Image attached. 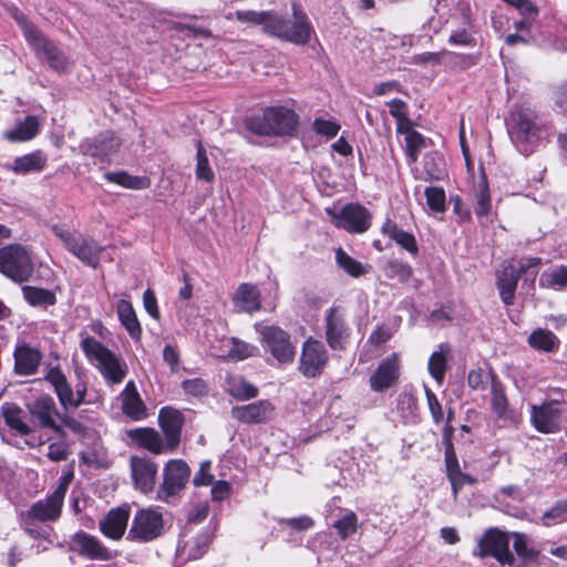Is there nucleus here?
Instances as JSON below:
<instances>
[{
	"label": "nucleus",
	"mask_w": 567,
	"mask_h": 567,
	"mask_svg": "<svg viewBox=\"0 0 567 567\" xmlns=\"http://www.w3.org/2000/svg\"><path fill=\"white\" fill-rule=\"evenodd\" d=\"M10 17L20 27L23 38L40 61L47 62L56 72L69 68V59L19 8L8 9Z\"/></svg>",
	"instance_id": "1"
},
{
	"label": "nucleus",
	"mask_w": 567,
	"mask_h": 567,
	"mask_svg": "<svg viewBox=\"0 0 567 567\" xmlns=\"http://www.w3.org/2000/svg\"><path fill=\"white\" fill-rule=\"evenodd\" d=\"M81 349L86 358L100 371L106 383L120 384L124 381L128 368L126 362L93 337L81 341Z\"/></svg>",
	"instance_id": "2"
},
{
	"label": "nucleus",
	"mask_w": 567,
	"mask_h": 567,
	"mask_svg": "<svg viewBox=\"0 0 567 567\" xmlns=\"http://www.w3.org/2000/svg\"><path fill=\"white\" fill-rule=\"evenodd\" d=\"M51 230L62 241L64 248L81 262L93 269L100 267L101 255L105 248L94 238L59 224L53 225Z\"/></svg>",
	"instance_id": "3"
},
{
	"label": "nucleus",
	"mask_w": 567,
	"mask_h": 567,
	"mask_svg": "<svg viewBox=\"0 0 567 567\" xmlns=\"http://www.w3.org/2000/svg\"><path fill=\"white\" fill-rule=\"evenodd\" d=\"M298 125L297 114L286 107L267 109L262 115L247 120V128L257 135H291Z\"/></svg>",
	"instance_id": "4"
},
{
	"label": "nucleus",
	"mask_w": 567,
	"mask_h": 567,
	"mask_svg": "<svg viewBox=\"0 0 567 567\" xmlns=\"http://www.w3.org/2000/svg\"><path fill=\"white\" fill-rule=\"evenodd\" d=\"M0 272L16 284L30 280L34 264L30 250L20 244H10L0 248Z\"/></svg>",
	"instance_id": "5"
},
{
	"label": "nucleus",
	"mask_w": 567,
	"mask_h": 567,
	"mask_svg": "<svg viewBox=\"0 0 567 567\" xmlns=\"http://www.w3.org/2000/svg\"><path fill=\"white\" fill-rule=\"evenodd\" d=\"M507 128L518 151L524 155H529L538 141L539 133L535 113L525 109L514 111L507 123Z\"/></svg>",
	"instance_id": "6"
},
{
	"label": "nucleus",
	"mask_w": 567,
	"mask_h": 567,
	"mask_svg": "<svg viewBox=\"0 0 567 567\" xmlns=\"http://www.w3.org/2000/svg\"><path fill=\"white\" fill-rule=\"evenodd\" d=\"M66 493V485L59 486L47 498L35 502L27 512L20 514L23 529L32 534L35 522H49L59 518Z\"/></svg>",
	"instance_id": "7"
},
{
	"label": "nucleus",
	"mask_w": 567,
	"mask_h": 567,
	"mask_svg": "<svg viewBox=\"0 0 567 567\" xmlns=\"http://www.w3.org/2000/svg\"><path fill=\"white\" fill-rule=\"evenodd\" d=\"M44 380L51 384L63 410L76 409L85 401L86 385L79 383L73 390L60 367H48Z\"/></svg>",
	"instance_id": "8"
},
{
	"label": "nucleus",
	"mask_w": 567,
	"mask_h": 567,
	"mask_svg": "<svg viewBox=\"0 0 567 567\" xmlns=\"http://www.w3.org/2000/svg\"><path fill=\"white\" fill-rule=\"evenodd\" d=\"M164 532V519L161 512L148 507L136 512L127 533V539L136 543L153 542Z\"/></svg>",
	"instance_id": "9"
},
{
	"label": "nucleus",
	"mask_w": 567,
	"mask_h": 567,
	"mask_svg": "<svg viewBox=\"0 0 567 567\" xmlns=\"http://www.w3.org/2000/svg\"><path fill=\"white\" fill-rule=\"evenodd\" d=\"M265 348L280 364H290L296 357V350L288 332L277 326H256Z\"/></svg>",
	"instance_id": "10"
},
{
	"label": "nucleus",
	"mask_w": 567,
	"mask_h": 567,
	"mask_svg": "<svg viewBox=\"0 0 567 567\" xmlns=\"http://www.w3.org/2000/svg\"><path fill=\"white\" fill-rule=\"evenodd\" d=\"M189 476L190 468L185 461L169 460L163 468V482L157 491L156 499L169 503L185 488Z\"/></svg>",
	"instance_id": "11"
},
{
	"label": "nucleus",
	"mask_w": 567,
	"mask_h": 567,
	"mask_svg": "<svg viewBox=\"0 0 567 567\" xmlns=\"http://www.w3.org/2000/svg\"><path fill=\"white\" fill-rule=\"evenodd\" d=\"M561 413V401L545 400L542 404L530 405V423L540 433H557L560 430Z\"/></svg>",
	"instance_id": "12"
},
{
	"label": "nucleus",
	"mask_w": 567,
	"mask_h": 567,
	"mask_svg": "<svg viewBox=\"0 0 567 567\" xmlns=\"http://www.w3.org/2000/svg\"><path fill=\"white\" fill-rule=\"evenodd\" d=\"M329 360L324 344L313 338H308L301 349L298 370L306 378L319 377Z\"/></svg>",
	"instance_id": "13"
},
{
	"label": "nucleus",
	"mask_w": 567,
	"mask_h": 567,
	"mask_svg": "<svg viewBox=\"0 0 567 567\" xmlns=\"http://www.w3.org/2000/svg\"><path fill=\"white\" fill-rule=\"evenodd\" d=\"M509 554V537L496 528H491L480 538L473 556L494 557L502 567H506Z\"/></svg>",
	"instance_id": "14"
},
{
	"label": "nucleus",
	"mask_w": 567,
	"mask_h": 567,
	"mask_svg": "<svg viewBox=\"0 0 567 567\" xmlns=\"http://www.w3.org/2000/svg\"><path fill=\"white\" fill-rule=\"evenodd\" d=\"M236 19L243 23L260 25L262 31L274 38L284 40L288 34L285 32L286 18L276 11L238 10Z\"/></svg>",
	"instance_id": "15"
},
{
	"label": "nucleus",
	"mask_w": 567,
	"mask_h": 567,
	"mask_svg": "<svg viewBox=\"0 0 567 567\" xmlns=\"http://www.w3.org/2000/svg\"><path fill=\"white\" fill-rule=\"evenodd\" d=\"M121 144V138L114 132L105 131L84 140L80 148L83 154L104 163L110 162V157L118 152Z\"/></svg>",
	"instance_id": "16"
},
{
	"label": "nucleus",
	"mask_w": 567,
	"mask_h": 567,
	"mask_svg": "<svg viewBox=\"0 0 567 567\" xmlns=\"http://www.w3.org/2000/svg\"><path fill=\"white\" fill-rule=\"evenodd\" d=\"M401 372V361L398 353L384 358L369 378V385L374 392H384L394 386Z\"/></svg>",
	"instance_id": "17"
},
{
	"label": "nucleus",
	"mask_w": 567,
	"mask_h": 567,
	"mask_svg": "<svg viewBox=\"0 0 567 567\" xmlns=\"http://www.w3.org/2000/svg\"><path fill=\"white\" fill-rule=\"evenodd\" d=\"M184 422V414L181 411L169 406L161 409L158 424L169 453H174L179 446Z\"/></svg>",
	"instance_id": "18"
},
{
	"label": "nucleus",
	"mask_w": 567,
	"mask_h": 567,
	"mask_svg": "<svg viewBox=\"0 0 567 567\" xmlns=\"http://www.w3.org/2000/svg\"><path fill=\"white\" fill-rule=\"evenodd\" d=\"M130 467L134 487L143 494L153 492L157 476V464L148 456L133 455L130 458Z\"/></svg>",
	"instance_id": "19"
},
{
	"label": "nucleus",
	"mask_w": 567,
	"mask_h": 567,
	"mask_svg": "<svg viewBox=\"0 0 567 567\" xmlns=\"http://www.w3.org/2000/svg\"><path fill=\"white\" fill-rule=\"evenodd\" d=\"M30 414L38 420L41 427L52 430L58 436L65 435L64 430L56 423L60 413L52 396L44 394L28 405Z\"/></svg>",
	"instance_id": "20"
},
{
	"label": "nucleus",
	"mask_w": 567,
	"mask_h": 567,
	"mask_svg": "<svg viewBox=\"0 0 567 567\" xmlns=\"http://www.w3.org/2000/svg\"><path fill=\"white\" fill-rule=\"evenodd\" d=\"M326 340L332 350H343L347 347L350 328L347 326L342 312L334 307L327 310L324 317Z\"/></svg>",
	"instance_id": "21"
},
{
	"label": "nucleus",
	"mask_w": 567,
	"mask_h": 567,
	"mask_svg": "<svg viewBox=\"0 0 567 567\" xmlns=\"http://www.w3.org/2000/svg\"><path fill=\"white\" fill-rule=\"evenodd\" d=\"M334 218L337 227L352 234L364 233L371 226V214L360 204L346 205Z\"/></svg>",
	"instance_id": "22"
},
{
	"label": "nucleus",
	"mask_w": 567,
	"mask_h": 567,
	"mask_svg": "<svg viewBox=\"0 0 567 567\" xmlns=\"http://www.w3.org/2000/svg\"><path fill=\"white\" fill-rule=\"evenodd\" d=\"M70 548L78 555L90 560H109L112 558L111 550L105 547L95 536L83 530L76 532L70 539Z\"/></svg>",
	"instance_id": "23"
},
{
	"label": "nucleus",
	"mask_w": 567,
	"mask_h": 567,
	"mask_svg": "<svg viewBox=\"0 0 567 567\" xmlns=\"http://www.w3.org/2000/svg\"><path fill=\"white\" fill-rule=\"evenodd\" d=\"M292 19H286V28L285 32L288 34L284 37V41L297 44L305 45L310 41L311 34L313 32L312 25L305 13V11L300 8L299 4L292 3L291 6Z\"/></svg>",
	"instance_id": "24"
},
{
	"label": "nucleus",
	"mask_w": 567,
	"mask_h": 567,
	"mask_svg": "<svg viewBox=\"0 0 567 567\" xmlns=\"http://www.w3.org/2000/svg\"><path fill=\"white\" fill-rule=\"evenodd\" d=\"M210 348L216 357L236 361L250 358L257 351V348L249 343L226 337L219 340V344H212Z\"/></svg>",
	"instance_id": "25"
},
{
	"label": "nucleus",
	"mask_w": 567,
	"mask_h": 567,
	"mask_svg": "<svg viewBox=\"0 0 567 567\" xmlns=\"http://www.w3.org/2000/svg\"><path fill=\"white\" fill-rule=\"evenodd\" d=\"M274 412V405L266 400H259L257 402L235 406L231 409V416L246 424L264 423L271 417Z\"/></svg>",
	"instance_id": "26"
},
{
	"label": "nucleus",
	"mask_w": 567,
	"mask_h": 567,
	"mask_svg": "<svg viewBox=\"0 0 567 567\" xmlns=\"http://www.w3.org/2000/svg\"><path fill=\"white\" fill-rule=\"evenodd\" d=\"M489 390L492 396V410L497 419L502 420L505 425H518L520 423V415L509 408L505 389L501 380H495Z\"/></svg>",
	"instance_id": "27"
},
{
	"label": "nucleus",
	"mask_w": 567,
	"mask_h": 567,
	"mask_svg": "<svg viewBox=\"0 0 567 567\" xmlns=\"http://www.w3.org/2000/svg\"><path fill=\"white\" fill-rule=\"evenodd\" d=\"M127 436L138 447L147 450L148 452L159 455L169 453L163 435L153 427H138L127 431Z\"/></svg>",
	"instance_id": "28"
},
{
	"label": "nucleus",
	"mask_w": 567,
	"mask_h": 567,
	"mask_svg": "<svg viewBox=\"0 0 567 567\" xmlns=\"http://www.w3.org/2000/svg\"><path fill=\"white\" fill-rule=\"evenodd\" d=\"M14 372L18 375H33L42 361V353L28 344L16 347L13 352Z\"/></svg>",
	"instance_id": "29"
},
{
	"label": "nucleus",
	"mask_w": 567,
	"mask_h": 567,
	"mask_svg": "<svg viewBox=\"0 0 567 567\" xmlns=\"http://www.w3.org/2000/svg\"><path fill=\"white\" fill-rule=\"evenodd\" d=\"M495 278L501 300L505 306H512L520 279L515 272V266L513 264L503 265L501 269L496 270Z\"/></svg>",
	"instance_id": "30"
},
{
	"label": "nucleus",
	"mask_w": 567,
	"mask_h": 567,
	"mask_svg": "<svg viewBox=\"0 0 567 567\" xmlns=\"http://www.w3.org/2000/svg\"><path fill=\"white\" fill-rule=\"evenodd\" d=\"M513 547L516 556L509 550L506 567H529L537 563L539 553L528 546L526 535L515 533Z\"/></svg>",
	"instance_id": "31"
},
{
	"label": "nucleus",
	"mask_w": 567,
	"mask_h": 567,
	"mask_svg": "<svg viewBox=\"0 0 567 567\" xmlns=\"http://www.w3.org/2000/svg\"><path fill=\"white\" fill-rule=\"evenodd\" d=\"M122 411L134 421H141L146 417V406L142 401L134 381H128L121 393Z\"/></svg>",
	"instance_id": "32"
},
{
	"label": "nucleus",
	"mask_w": 567,
	"mask_h": 567,
	"mask_svg": "<svg viewBox=\"0 0 567 567\" xmlns=\"http://www.w3.org/2000/svg\"><path fill=\"white\" fill-rule=\"evenodd\" d=\"M128 518L130 512L127 508L117 507L111 509L100 522V529L106 537L120 539L126 530Z\"/></svg>",
	"instance_id": "33"
},
{
	"label": "nucleus",
	"mask_w": 567,
	"mask_h": 567,
	"mask_svg": "<svg viewBox=\"0 0 567 567\" xmlns=\"http://www.w3.org/2000/svg\"><path fill=\"white\" fill-rule=\"evenodd\" d=\"M40 130V122L35 115H28L18 120L16 126L4 131L2 137L11 143H20L33 140Z\"/></svg>",
	"instance_id": "34"
},
{
	"label": "nucleus",
	"mask_w": 567,
	"mask_h": 567,
	"mask_svg": "<svg viewBox=\"0 0 567 567\" xmlns=\"http://www.w3.org/2000/svg\"><path fill=\"white\" fill-rule=\"evenodd\" d=\"M4 423L16 433L24 436L32 433V427L27 422L25 412L16 403L4 402L1 405Z\"/></svg>",
	"instance_id": "35"
},
{
	"label": "nucleus",
	"mask_w": 567,
	"mask_h": 567,
	"mask_svg": "<svg viewBox=\"0 0 567 567\" xmlns=\"http://www.w3.org/2000/svg\"><path fill=\"white\" fill-rule=\"evenodd\" d=\"M116 312L118 320L126 329L130 337L135 341H140L142 337V327L132 303L125 299H120L116 302Z\"/></svg>",
	"instance_id": "36"
},
{
	"label": "nucleus",
	"mask_w": 567,
	"mask_h": 567,
	"mask_svg": "<svg viewBox=\"0 0 567 567\" xmlns=\"http://www.w3.org/2000/svg\"><path fill=\"white\" fill-rule=\"evenodd\" d=\"M382 234L391 238L411 255L416 256L419 247L413 234L400 228L398 224L391 219H386L382 225Z\"/></svg>",
	"instance_id": "37"
},
{
	"label": "nucleus",
	"mask_w": 567,
	"mask_h": 567,
	"mask_svg": "<svg viewBox=\"0 0 567 567\" xmlns=\"http://www.w3.org/2000/svg\"><path fill=\"white\" fill-rule=\"evenodd\" d=\"M47 162V155L42 151L38 150L32 153L16 157L11 169L16 174L20 175L39 173L44 169Z\"/></svg>",
	"instance_id": "38"
},
{
	"label": "nucleus",
	"mask_w": 567,
	"mask_h": 567,
	"mask_svg": "<svg viewBox=\"0 0 567 567\" xmlns=\"http://www.w3.org/2000/svg\"><path fill=\"white\" fill-rule=\"evenodd\" d=\"M225 383L226 391L237 400H249L258 394V389L249 383L243 375L229 374Z\"/></svg>",
	"instance_id": "39"
},
{
	"label": "nucleus",
	"mask_w": 567,
	"mask_h": 567,
	"mask_svg": "<svg viewBox=\"0 0 567 567\" xmlns=\"http://www.w3.org/2000/svg\"><path fill=\"white\" fill-rule=\"evenodd\" d=\"M236 305L246 312H254L260 308V293L256 286L243 284L235 295Z\"/></svg>",
	"instance_id": "40"
},
{
	"label": "nucleus",
	"mask_w": 567,
	"mask_h": 567,
	"mask_svg": "<svg viewBox=\"0 0 567 567\" xmlns=\"http://www.w3.org/2000/svg\"><path fill=\"white\" fill-rule=\"evenodd\" d=\"M104 178L128 189H146L151 186V179L146 176H133L125 171L106 172Z\"/></svg>",
	"instance_id": "41"
},
{
	"label": "nucleus",
	"mask_w": 567,
	"mask_h": 567,
	"mask_svg": "<svg viewBox=\"0 0 567 567\" xmlns=\"http://www.w3.org/2000/svg\"><path fill=\"white\" fill-rule=\"evenodd\" d=\"M528 344L538 351L555 352L560 341L550 330L538 328L529 334Z\"/></svg>",
	"instance_id": "42"
},
{
	"label": "nucleus",
	"mask_w": 567,
	"mask_h": 567,
	"mask_svg": "<svg viewBox=\"0 0 567 567\" xmlns=\"http://www.w3.org/2000/svg\"><path fill=\"white\" fill-rule=\"evenodd\" d=\"M22 295L24 300L32 307H49L56 303L55 293L49 289L23 286Z\"/></svg>",
	"instance_id": "43"
},
{
	"label": "nucleus",
	"mask_w": 567,
	"mask_h": 567,
	"mask_svg": "<svg viewBox=\"0 0 567 567\" xmlns=\"http://www.w3.org/2000/svg\"><path fill=\"white\" fill-rule=\"evenodd\" d=\"M449 346L441 343L439 350L434 351L427 363L429 373L439 383H442L445 377Z\"/></svg>",
	"instance_id": "44"
},
{
	"label": "nucleus",
	"mask_w": 567,
	"mask_h": 567,
	"mask_svg": "<svg viewBox=\"0 0 567 567\" xmlns=\"http://www.w3.org/2000/svg\"><path fill=\"white\" fill-rule=\"evenodd\" d=\"M209 544L210 536L207 533H202L192 540L186 542L183 546H179L178 550L187 559H198L207 551Z\"/></svg>",
	"instance_id": "45"
},
{
	"label": "nucleus",
	"mask_w": 567,
	"mask_h": 567,
	"mask_svg": "<svg viewBox=\"0 0 567 567\" xmlns=\"http://www.w3.org/2000/svg\"><path fill=\"white\" fill-rule=\"evenodd\" d=\"M474 198H475V206L474 212L478 217L487 216L492 203H491V195H489V188L487 184V179L485 174L483 173L480 182L477 184V188L474 190Z\"/></svg>",
	"instance_id": "46"
},
{
	"label": "nucleus",
	"mask_w": 567,
	"mask_h": 567,
	"mask_svg": "<svg viewBox=\"0 0 567 567\" xmlns=\"http://www.w3.org/2000/svg\"><path fill=\"white\" fill-rule=\"evenodd\" d=\"M336 262L351 277L358 278L368 272V267L348 255L342 248L336 250Z\"/></svg>",
	"instance_id": "47"
},
{
	"label": "nucleus",
	"mask_w": 567,
	"mask_h": 567,
	"mask_svg": "<svg viewBox=\"0 0 567 567\" xmlns=\"http://www.w3.org/2000/svg\"><path fill=\"white\" fill-rule=\"evenodd\" d=\"M332 526L336 528L339 537L346 540L357 533L359 527L358 516L353 511H344L343 515Z\"/></svg>",
	"instance_id": "48"
},
{
	"label": "nucleus",
	"mask_w": 567,
	"mask_h": 567,
	"mask_svg": "<svg viewBox=\"0 0 567 567\" xmlns=\"http://www.w3.org/2000/svg\"><path fill=\"white\" fill-rule=\"evenodd\" d=\"M539 285L544 288L560 290L567 286V266L559 267L542 274Z\"/></svg>",
	"instance_id": "49"
},
{
	"label": "nucleus",
	"mask_w": 567,
	"mask_h": 567,
	"mask_svg": "<svg viewBox=\"0 0 567 567\" xmlns=\"http://www.w3.org/2000/svg\"><path fill=\"white\" fill-rule=\"evenodd\" d=\"M544 526H554L567 522V498L557 501L542 516Z\"/></svg>",
	"instance_id": "50"
},
{
	"label": "nucleus",
	"mask_w": 567,
	"mask_h": 567,
	"mask_svg": "<svg viewBox=\"0 0 567 567\" xmlns=\"http://www.w3.org/2000/svg\"><path fill=\"white\" fill-rule=\"evenodd\" d=\"M196 159L197 163L195 174L197 179H202L207 183L213 182L215 178V174L209 165L207 152L200 141L197 142Z\"/></svg>",
	"instance_id": "51"
},
{
	"label": "nucleus",
	"mask_w": 567,
	"mask_h": 567,
	"mask_svg": "<svg viewBox=\"0 0 567 567\" xmlns=\"http://www.w3.org/2000/svg\"><path fill=\"white\" fill-rule=\"evenodd\" d=\"M495 380L499 379L493 370H472L467 377L468 386L473 390H485L488 385L491 389Z\"/></svg>",
	"instance_id": "52"
},
{
	"label": "nucleus",
	"mask_w": 567,
	"mask_h": 567,
	"mask_svg": "<svg viewBox=\"0 0 567 567\" xmlns=\"http://www.w3.org/2000/svg\"><path fill=\"white\" fill-rule=\"evenodd\" d=\"M417 409V399L413 393L403 391L399 394L396 400V410L401 416L409 421L415 417Z\"/></svg>",
	"instance_id": "53"
},
{
	"label": "nucleus",
	"mask_w": 567,
	"mask_h": 567,
	"mask_svg": "<svg viewBox=\"0 0 567 567\" xmlns=\"http://www.w3.org/2000/svg\"><path fill=\"white\" fill-rule=\"evenodd\" d=\"M426 204L433 212L443 213L446 209L445 192L441 187L425 188Z\"/></svg>",
	"instance_id": "54"
},
{
	"label": "nucleus",
	"mask_w": 567,
	"mask_h": 567,
	"mask_svg": "<svg viewBox=\"0 0 567 567\" xmlns=\"http://www.w3.org/2000/svg\"><path fill=\"white\" fill-rule=\"evenodd\" d=\"M406 155L412 163L416 162L420 151L425 146L424 138L417 131L405 136Z\"/></svg>",
	"instance_id": "55"
},
{
	"label": "nucleus",
	"mask_w": 567,
	"mask_h": 567,
	"mask_svg": "<svg viewBox=\"0 0 567 567\" xmlns=\"http://www.w3.org/2000/svg\"><path fill=\"white\" fill-rule=\"evenodd\" d=\"M312 128L317 134L332 138L339 133L340 124L332 120L317 117L312 123Z\"/></svg>",
	"instance_id": "56"
},
{
	"label": "nucleus",
	"mask_w": 567,
	"mask_h": 567,
	"mask_svg": "<svg viewBox=\"0 0 567 567\" xmlns=\"http://www.w3.org/2000/svg\"><path fill=\"white\" fill-rule=\"evenodd\" d=\"M388 276L400 281H408L412 276V268L405 262L392 260L388 264Z\"/></svg>",
	"instance_id": "57"
},
{
	"label": "nucleus",
	"mask_w": 567,
	"mask_h": 567,
	"mask_svg": "<svg viewBox=\"0 0 567 567\" xmlns=\"http://www.w3.org/2000/svg\"><path fill=\"white\" fill-rule=\"evenodd\" d=\"M449 43L472 48L476 45V39L470 29L463 28L452 31L449 38Z\"/></svg>",
	"instance_id": "58"
},
{
	"label": "nucleus",
	"mask_w": 567,
	"mask_h": 567,
	"mask_svg": "<svg viewBox=\"0 0 567 567\" xmlns=\"http://www.w3.org/2000/svg\"><path fill=\"white\" fill-rule=\"evenodd\" d=\"M70 455L69 445L65 441L50 443L47 456L53 462L65 461Z\"/></svg>",
	"instance_id": "59"
},
{
	"label": "nucleus",
	"mask_w": 567,
	"mask_h": 567,
	"mask_svg": "<svg viewBox=\"0 0 567 567\" xmlns=\"http://www.w3.org/2000/svg\"><path fill=\"white\" fill-rule=\"evenodd\" d=\"M182 388L187 394L194 396H203L208 392V385L206 381L200 378L183 381Z\"/></svg>",
	"instance_id": "60"
},
{
	"label": "nucleus",
	"mask_w": 567,
	"mask_h": 567,
	"mask_svg": "<svg viewBox=\"0 0 567 567\" xmlns=\"http://www.w3.org/2000/svg\"><path fill=\"white\" fill-rule=\"evenodd\" d=\"M425 396L427 401V406L430 410V413L432 415L433 422L435 424H440L443 421V410L442 405L439 402L435 393L425 386Z\"/></svg>",
	"instance_id": "61"
},
{
	"label": "nucleus",
	"mask_w": 567,
	"mask_h": 567,
	"mask_svg": "<svg viewBox=\"0 0 567 567\" xmlns=\"http://www.w3.org/2000/svg\"><path fill=\"white\" fill-rule=\"evenodd\" d=\"M392 331L389 327L378 326L369 337V343L375 347L382 346L392 338Z\"/></svg>",
	"instance_id": "62"
},
{
	"label": "nucleus",
	"mask_w": 567,
	"mask_h": 567,
	"mask_svg": "<svg viewBox=\"0 0 567 567\" xmlns=\"http://www.w3.org/2000/svg\"><path fill=\"white\" fill-rule=\"evenodd\" d=\"M210 462L206 461L200 464L198 472L193 478V483L196 486H207L214 481V476L209 473Z\"/></svg>",
	"instance_id": "63"
},
{
	"label": "nucleus",
	"mask_w": 567,
	"mask_h": 567,
	"mask_svg": "<svg viewBox=\"0 0 567 567\" xmlns=\"http://www.w3.org/2000/svg\"><path fill=\"white\" fill-rule=\"evenodd\" d=\"M281 525H286L296 530H307L313 526V520L309 516L280 519Z\"/></svg>",
	"instance_id": "64"
}]
</instances>
